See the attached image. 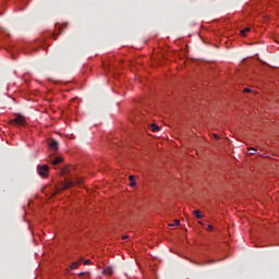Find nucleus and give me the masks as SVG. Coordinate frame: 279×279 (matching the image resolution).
<instances>
[{
	"instance_id": "2",
	"label": "nucleus",
	"mask_w": 279,
	"mask_h": 279,
	"mask_svg": "<svg viewBox=\"0 0 279 279\" xmlns=\"http://www.w3.org/2000/svg\"><path fill=\"white\" fill-rule=\"evenodd\" d=\"M37 173L41 178H47V175H49V166H47V165L38 166Z\"/></svg>"
},
{
	"instance_id": "5",
	"label": "nucleus",
	"mask_w": 279,
	"mask_h": 279,
	"mask_svg": "<svg viewBox=\"0 0 279 279\" xmlns=\"http://www.w3.org/2000/svg\"><path fill=\"white\" fill-rule=\"evenodd\" d=\"M60 162H62V157H56L52 161L51 165H53V167L60 165Z\"/></svg>"
},
{
	"instance_id": "20",
	"label": "nucleus",
	"mask_w": 279,
	"mask_h": 279,
	"mask_svg": "<svg viewBox=\"0 0 279 279\" xmlns=\"http://www.w3.org/2000/svg\"><path fill=\"white\" fill-rule=\"evenodd\" d=\"M198 223L202 226V221H198Z\"/></svg>"
},
{
	"instance_id": "11",
	"label": "nucleus",
	"mask_w": 279,
	"mask_h": 279,
	"mask_svg": "<svg viewBox=\"0 0 279 279\" xmlns=\"http://www.w3.org/2000/svg\"><path fill=\"white\" fill-rule=\"evenodd\" d=\"M150 130H151V132H158V130H160V128L156 124H151Z\"/></svg>"
},
{
	"instance_id": "15",
	"label": "nucleus",
	"mask_w": 279,
	"mask_h": 279,
	"mask_svg": "<svg viewBox=\"0 0 279 279\" xmlns=\"http://www.w3.org/2000/svg\"><path fill=\"white\" fill-rule=\"evenodd\" d=\"M180 223V220L175 219L173 225L170 226H178Z\"/></svg>"
},
{
	"instance_id": "19",
	"label": "nucleus",
	"mask_w": 279,
	"mask_h": 279,
	"mask_svg": "<svg viewBox=\"0 0 279 279\" xmlns=\"http://www.w3.org/2000/svg\"><path fill=\"white\" fill-rule=\"evenodd\" d=\"M213 228H214L213 225L208 226V230H213Z\"/></svg>"
},
{
	"instance_id": "12",
	"label": "nucleus",
	"mask_w": 279,
	"mask_h": 279,
	"mask_svg": "<svg viewBox=\"0 0 279 279\" xmlns=\"http://www.w3.org/2000/svg\"><path fill=\"white\" fill-rule=\"evenodd\" d=\"M248 151L250 156H254V154H256L258 150L256 148H248Z\"/></svg>"
},
{
	"instance_id": "3",
	"label": "nucleus",
	"mask_w": 279,
	"mask_h": 279,
	"mask_svg": "<svg viewBox=\"0 0 279 279\" xmlns=\"http://www.w3.org/2000/svg\"><path fill=\"white\" fill-rule=\"evenodd\" d=\"M60 143H58V141L51 138L48 141V147L52 150V151H58V147H59Z\"/></svg>"
},
{
	"instance_id": "10",
	"label": "nucleus",
	"mask_w": 279,
	"mask_h": 279,
	"mask_svg": "<svg viewBox=\"0 0 279 279\" xmlns=\"http://www.w3.org/2000/svg\"><path fill=\"white\" fill-rule=\"evenodd\" d=\"M129 179L131 180L130 186H136V181L134 180V175H130Z\"/></svg>"
},
{
	"instance_id": "7",
	"label": "nucleus",
	"mask_w": 279,
	"mask_h": 279,
	"mask_svg": "<svg viewBox=\"0 0 279 279\" xmlns=\"http://www.w3.org/2000/svg\"><path fill=\"white\" fill-rule=\"evenodd\" d=\"M80 265H82V260L74 262V263L71 265L70 269H71V270L77 269V267H80Z\"/></svg>"
},
{
	"instance_id": "13",
	"label": "nucleus",
	"mask_w": 279,
	"mask_h": 279,
	"mask_svg": "<svg viewBox=\"0 0 279 279\" xmlns=\"http://www.w3.org/2000/svg\"><path fill=\"white\" fill-rule=\"evenodd\" d=\"M66 173H69V168H63V169H62V174H63V175H66Z\"/></svg>"
},
{
	"instance_id": "1",
	"label": "nucleus",
	"mask_w": 279,
	"mask_h": 279,
	"mask_svg": "<svg viewBox=\"0 0 279 279\" xmlns=\"http://www.w3.org/2000/svg\"><path fill=\"white\" fill-rule=\"evenodd\" d=\"M82 180H76V181H69L65 179V182L61 183V191H64V189H71V186H75V183L76 184H82Z\"/></svg>"
},
{
	"instance_id": "8",
	"label": "nucleus",
	"mask_w": 279,
	"mask_h": 279,
	"mask_svg": "<svg viewBox=\"0 0 279 279\" xmlns=\"http://www.w3.org/2000/svg\"><path fill=\"white\" fill-rule=\"evenodd\" d=\"M193 215H195V217H196V219H202V211H199V209H197V210H194L193 211Z\"/></svg>"
},
{
	"instance_id": "17",
	"label": "nucleus",
	"mask_w": 279,
	"mask_h": 279,
	"mask_svg": "<svg viewBox=\"0 0 279 279\" xmlns=\"http://www.w3.org/2000/svg\"><path fill=\"white\" fill-rule=\"evenodd\" d=\"M244 93H252V89L245 88V89H244Z\"/></svg>"
},
{
	"instance_id": "9",
	"label": "nucleus",
	"mask_w": 279,
	"mask_h": 279,
	"mask_svg": "<svg viewBox=\"0 0 279 279\" xmlns=\"http://www.w3.org/2000/svg\"><path fill=\"white\" fill-rule=\"evenodd\" d=\"M251 29H252V28H250V27H245L244 29L241 31V35H242V36H247V33H250Z\"/></svg>"
},
{
	"instance_id": "6",
	"label": "nucleus",
	"mask_w": 279,
	"mask_h": 279,
	"mask_svg": "<svg viewBox=\"0 0 279 279\" xmlns=\"http://www.w3.org/2000/svg\"><path fill=\"white\" fill-rule=\"evenodd\" d=\"M104 274H105V276H112V274H113L112 267L105 268Z\"/></svg>"
},
{
	"instance_id": "14",
	"label": "nucleus",
	"mask_w": 279,
	"mask_h": 279,
	"mask_svg": "<svg viewBox=\"0 0 279 279\" xmlns=\"http://www.w3.org/2000/svg\"><path fill=\"white\" fill-rule=\"evenodd\" d=\"M81 278H83V276H90V274H88V272H80V275H78Z\"/></svg>"
},
{
	"instance_id": "4",
	"label": "nucleus",
	"mask_w": 279,
	"mask_h": 279,
	"mask_svg": "<svg viewBox=\"0 0 279 279\" xmlns=\"http://www.w3.org/2000/svg\"><path fill=\"white\" fill-rule=\"evenodd\" d=\"M14 125H25V117L19 114L14 120H13Z\"/></svg>"
},
{
	"instance_id": "16",
	"label": "nucleus",
	"mask_w": 279,
	"mask_h": 279,
	"mask_svg": "<svg viewBox=\"0 0 279 279\" xmlns=\"http://www.w3.org/2000/svg\"><path fill=\"white\" fill-rule=\"evenodd\" d=\"M84 265H90V259H86V260L84 262Z\"/></svg>"
},
{
	"instance_id": "18",
	"label": "nucleus",
	"mask_w": 279,
	"mask_h": 279,
	"mask_svg": "<svg viewBox=\"0 0 279 279\" xmlns=\"http://www.w3.org/2000/svg\"><path fill=\"white\" fill-rule=\"evenodd\" d=\"M125 239H129V235H123L122 241H125Z\"/></svg>"
}]
</instances>
